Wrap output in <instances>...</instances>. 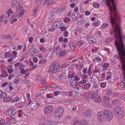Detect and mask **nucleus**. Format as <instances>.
<instances>
[{
    "mask_svg": "<svg viewBox=\"0 0 125 125\" xmlns=\"http://www.w3.org/2000/svg\"><path fill=\"white\" fill-rule=\"evenodd\" d=\"M104 1L107 3L110 10V16L112 17L117 16L118 18L119 15L117 12L116 3L114 0H103Z\"/></svg>",
    "mask_w": 125,
    "mask_h": 125,
    "instance_id": "obj_1",
    "label": "nucleus"
},
{
    "mask_svg": "<svg viewBox=\"0 0 125 125\" xmlns=\"http://www.w3.org/2000/svg\"><path fill=\"white\" fill-rule=\"evenodd\" d=\"M64 112L63 109L61 107H59L55 112L54 117L59 119L61 118L63 116Z\"/></svg>",
    "mask_w": 125,
    "mask_h": 125,
    "instance_id": "obj_2",
    "label": "nucleus"
},
{
    "mask_svg": "<svg viewBox=\"0 0 125 125\" xmlns=\"http://www.w3.org/2000/svg\"><path fill=\"white\" fill-rule=\"evenodd\" d=\"M25 10L23 9V8L20 5H18L17 6V14L16 15V17L20 18L24 14Z\"/></svg>",
    "mask_w": 125,
    "mask_h": 125,
    "instance_id": "obj_3",
    "label": "nucleus"
},
{
    "mask_svg": "<svg viewBox=\"0 0 125 125\" xmlns=\"http://www.w3.org/2000/svg\"><path fill=\"white\" fill-rule=\"evenodd\" d=\"M54 108L51 105H48L45 107L43 111L44 113L46 115H48L51 114L53 112Z\"/></svg>",
    "mask_w": 125,
    "mask_h": 125,
    "instance_id": "obj_4",
    "label": "nucleus"
},
{
    "mask_svg": "<svg viewBox=\"0 0 125 125\" xmlns=\"http://www.w3.org/2000/svg\"><path fill=\"white\" fill-rule=\"evenodd\" d=\"M104 113L105 118L107 120L110 121L112 119L113 116L110 110H105Z\"/></svg>",
    "mask_w": 125,
    "mask_h": 125,
    "instance_id": "obj_5",
    "label": "nucleus"
},
{
    "mask_svg": "<svg viewBox=\"0 0 125 125\" xmlns=\"http://www.w3.org/2000/svg\"><path fill=\"white\" fill-rule=\"evenodd\" d=\"M56 52L57 56L58 57H61L64 56L66 54V50H64L62 51V49L58 48L56 50Z\"/></svg>",
    "mask_w": 125,
    "mask_h": 125,
    "instance_id": "obj_6",
    "label": "nucleus"
},
{
    "mask_svg": "<svg viewBox=\"0 0 125 125\" xmlns=\"http://www.w3.org/2000/svg\"><path fill=\"white\" fill-rule=\"evenodd\" d=\"M67 6H65L63 7L58 8H53L51 10V11H52L53 13H60L62 12L64 9L66 8Z\"/></svg>",
    "mask_w": 125,
    "mask_h": 125,
    "instance_id": "obj_7",
    "label": "nucleus"
},
{
    "mask_svg": "<svg viewBox=\"0 0 125 125\" xmlns=\"http://www.w3.org/2000/svg\"><path fill=\"white\" fill-rule=\"evenodd\" d=\"M62 24V23L60 21H58L55 22L52 24V26L53 29L51 30L50 29H49V31H53L55 29L60 27L61 25Z\"/></svg>",
    "mask_w": 125,
    "mask_h": 125,
    "instance_id": "obj_8",
    "label": "nucleus"
},
{
    "mask_svg": "<svg viewBox=\"0 0 125 125\" xmlns=\"http://www.w3.org/2000/svg\"><path fill=\"white\" fill-rule=\"evenodd\" d=\"M29 53L30 54L33 55L34 56H37L38 51L37 49L31 48L29 50Z\"/></svg>",
    "mask_w": 125,
    "mask_h": 125,
    "instance_id": "obj_9",
    "label": "nucleus"
},
{
    "mask_svg": "<svg viewBox=\"0 0 125 125\" xmlns=\"http://www.w3.org/2000/svg\"><path fill=\"white\" fill-rule=\"evenodd\" d=\"M123 108L120 107H117V109H115V111L117 113V115L121 114L122 115L123 113Z\"/></svg>",
    "mask_w": 125,
    "mask_h": 125,
    "instance_id": "obj_10",
    "label": "nucleus"
},
{
    "mask_svg": "<svg viewBox=\"0 0 125 125\" xmlns=\"http://www.w3.org/2000/svg\"><path fill=\"white\" fill-rule=\"evenodd\" d=\"M15 17H16V14L15 12H14L10 20V21L11 23L12 24L13 22H16L17 21V19L15 18Z\"/></svg>",
    "mask_w": 125,
    "mask_h": 125,
    "instance_id": "obj_11",
    "label": "nucleus"
},
{
    "mask_svg": "<svg viewBox=\"0 0 125 125\" xmlns=\"http://www.w3.org/2000/svg\"><path fill=\"white\" fill-rule=\"evenodd\" d=\"M8 114L10 115H16V112L15 109H10L7 111Z\"/></svg>",
    "mask_w": 125,
    "mask_h": 125,
    "instance_id": "obj_12",
    "label": "nucleus"
},
{
    "mask_svg": "<svg viewBox=\"0 0 125 125\" xmlns=\"http://www.w3.org/2000/svg\"><path fill=\"white\" fill-rule=\"evenodd\" d=\"M87 40L88 42L90 43H93L96 42V39L92 37H88Z\"/></svg>",
    "mask_w": 125,
    "mask_h": 125,
    "instance_id": "obj_13",
    "label": "nucleus"
},
{
    "mask_svg": "<svg viewBox=\"0 0 125 125\" xmlns=\"http://www.w3.org/2000/svg\"><path fill=\"white\" fill-rule=\"evenodd\" d=\"M69 83L71 86L72 88H74L76 86V82L73 80H70L69 81Z\"/></svg>",
    "mask_w": 125,
    "mask_h": 125,
    "instance_id": "obj_14",
    "label": "nucleus"
},
{
    "mask_svg": "<svg viewBox=\"0 0 125 125\" xmlns=\"http://www.w3.org/2000/svg\"><path fill=\"white\" fill-rule=\"evenodd\" d=\"M99 94V92L98 91H95L91 95V98L92 99H93L98 96Z\"/></svg>",
    "mask_w": 125,
    "mask_h": 125,
    "instance_id": "obj_15",
    "label": "nucleus"
},
{
    "mask_svg": "<svg viewBox=\"0 0 125 125\" xmlns=\"http://www.w3.org/2000/svg\"><path fill=\"white\" fill-rule=\"evenodd\" d=\"M79 14L73 12L72 16V19L74 20H76L79 17Z\"/></svg>",
    "mask_w": 125,
    "mask_h": 125,
    "instance_id": "obj_16",
    "label": "nucleus"
},
{
    "mask_svg": "<svg viewBox=\"0 0 125 125\" xmlns=\"http://www.w3.org/2000/svg\"><path fill=\"white\" fill-rule=\"evenodd\" d=\"M100 67L98 66H96L94 69V70L93 71V73L94 74H95V73H99L100 72Z\"/></svg>",
    "mask_w": 125,
    "mask_h": 125,
    "instance_id": "obj_17",
    "label": "nucleus"
},
{
    "mask_svg": "<svg viewBox=\"0 0 125 125\" xmlns=\"http://www.w3.org/2000/svg\"><path fill=\"white\" fill-rule=\"evenodd\" d=\"M8 75L7 72L6 71H2L1 72L0 77H5Z\"/></svg>",
    "mask_w": 125,
    "mask_h": 125,
    "instance_id": "obj_18",
    "label": "nucleus"
},
{
    "mask_svg": "<svg viewBox=\"0 0 125 125\" xmlns=\"http://www.w3.org/2000/svg\"><path fill=\"white\" fill-rule=\"evenodd\" d=\"M18 3V0H12L11 5L13 7H15Z\"/></svg>",
    "mask_w": 125,
    "mask_h": 125,
    "instance_id": "obj_19",
    "label": "nucleus"
},
{
    "mask_svg": "<svg viewBox=\"0 0 125 125\" xmlns=\"http://www.w3.org/2000/svg\"><path fill=\"white\" fill-rule=\"evenodd\" d=\"M12 98L10 97H7L5 98L3 100V101L4 102H7L11 101Z\"/></svg>",
    "mask_w": 125,
    "mask_h": 125,
    "instance_id": "obj_20",
    "label": "nucleus"
},
{
    "mask_svg": "<svg viewBox=\"0 0 125 125\" xmlns=\"http://www.w3.org/2000/svg\"><path fill=\"white\" fill-rule=\"evenodd\" d=\"M55 124L54 122L48 120L47 121L46 124L44 123L42 125H53Z\"/></svg>",
    "mask_w": 125,
    "mask_h": 125,
    "instance_id": "obj_21",
    "label": "nucleus"
},
{
    "mask_svg": "<svg viewBox=\"0 0 125 125\" xmlns=\"http://www.w3.org/2000/svg\"><path fill=\"white\" fill-rule=\"evenodd\" d=\"M106 80H108L111 78V73L109 72H108L106 73Z\"/></svg>",
    "mask_w": 125,
    "mask_h": 125,
    "instance_id": "obj_22",
    "label": "nucleus"
},
{
    "mask_svg": "<svg viewBox=\"0 0 125 125\" xmlns=\"http://www.w3.org/2000/svg\"><path fill=\"white\" fill-rule=\"evenodd\" d=\"M49 16L51 19V20H52L55 17V15L54 13L52 11L50 13Z\"/></svg>",
    "mask_w": 125,
    "mask_h": 125,
    "instance_id": "obj_23",
    "label": "nucleus"
},
{
    "mask_svg": "<svg viewBox=\"0 0 125 125\" xmlns=\"http://www.w3.org/2000/svg\"><path fill=\"white\" fill-rule=\"evenodd\" d=\"M40 50L43 52H45L46 51V49L44 48L42 45H40L39 47Z\"/></svg>",
    "mask_w": 125,
    "mask_h": 125,
    "instance_id": "obj_24",
    "label": "nucleus"
},
{
    "mask_svg": "<svg viewBox=\"0 0 125 125\" xmlns=\"http://www.w3.org/2000/svg\"><path fill=\"white\" fill-rule=\"evenodd\" d=\"M94 101L98 103H100L102 101V99L99 96L96 98L95 99Z\"/></svg>",
    "mask_w": 125,
    "mask_h": 125,
    "instance_id": "obj_25",
    "label": "nucleus"
},
{
    "mask_svg": "<svg viewBox=\"0 0 125 125\" xmlns=\"http://www.w3.org/2000/svg\"><path fill=\"white\" fill-rule=\"evenodd\" d=\"M70 48L72 51H74L75 50L74 44L72 43H70L69 44Z\"/></svg>",
    "mask_w": 125,
    "mask_h": 125,
    "instance_id": "obj_26",
    "label": "nucleus"
},
{
    "mask_svg": "<svg viewBox=\"0 0 125 125\" xmlns=\"http://www.w3.org/2000/svg\"><path fill=\"white\" fill-rule=\"evenodd\" d=\"M74 94V93L71 91H69L66 93V95L67 96H72Z\"/></svg>",
    "mask_w": 125,
    "mask_h": 125,
    "instance_id": "obj_27",
    "label": "nucleus"
},
{
    "mask_svg": "<svg viewBox=\"0 0 125 125\" xmlns=\"http://www.w3.org/2000/svg\"><path fill=\"white\" fill-rule=\"evenodd\" d=\"M15 120V119L14 117H6V120L7 122L11 121H14Z\"/></svg>",
    "mask_w": 125,
    "mask_h": 125,
    "instance_id": "obj_28",
    "label": "nucleus"
},
{
    "mask_svg": "<svg viewBox=\"0 0 125 125\" xmlns=\"http://www.w3.org/2000/svg\"><path fill=\"white\" fill-rule=\"evenodd\" d=\"M19 98L18 97L16 96L12 99L11 102L13 103L15 102H17L19 100Z\"/></svg>",
    "mask_w": 125,
    "mask_h": 125,
    "instance_id": "obj_29",
    "label": "nucleus"
},
{
    "mask_svg": "<svg viewBox=\"0 0 125 125\" xmlns=\"http://www.w3.org/2000/svg\"><path fill=\"white\" fill-rule=\"evenodd\" d=\"M11 54L9 52H6L4 54V57L5 58H9Z\"/></svg>",
    "mask_w": 125,
    "mask_h": 125,
    "instance_id": "obj_30",
    "label": "nucleus"
},
{
    "mask_svg": "<svg viewBox=\"0 0 125 125\" xmlns=\"http://www.w3.org/2000/svg\"><path fill=\"white\" fill-rule=\"evenodd\" d=\"M101 59L99 57H96L94 58L93 60V61L100 62L101 61Z\"/></svg>",
    "mask_w": 125,
    "mask_h": 125,
    "instance_id": "obj_31",
    "label": "nucleus"
},
{
    "mask_svg": "<svg viewBox=\"0 0 125 125\" xmlns=\"http://www.w3.org/2000/svg\"><path fill=\"white\" fill-rule=\"evenodd\" d=\"M113 37H111L107 38L105 40V42L106 43H108L111 41L113 40Z\"/></svg>",
    "mask_w": 125,
    "mask_h": 125,
    "instance_id": "obj_32",
    "label": "nucleus"
},
{
    "mask_svg": "<svg viewBox=\"0 0 125 125\" xmlns=\"http://www.w3.org/2000/svg\"><path fill=\"white\" fill-rule=\"evenodd\" d=\"M106 85V83L105 82H103L101 83L100 86L102 88H104Z\"/></svg>",
    "mask_w": 125,
    "mask_h": 125,
    "instance_id": "obj_33",
    "label": "nucleus"
},
{
    "mask_svg": "<svg viewBox=\"0 0 125 125\" xmlns=\"http://www.w3.org/2000/svg\"><path fill=\"white\" fill-rule=\"evenodd\" d=\"M103 112L101 111L97 113V115L98 117L99 118H102L103 116Z\"/></svg>",
    "mask_w": 125,
    "mask_h": 125,
    "instance_id": "obj_34",
    "label": "nucleus"
},
{
    "mask_svg": "<svg viewBox=\"0 0 125 125\" xmlns=\"http://www.w3.org/2000/svg\"><path fill=\"white\" fill-rule=\"evenodd\" d=\"M85 22V20L84 19H82L79 20L78 23L80 24H83Z\"/></svg>",
    "mask_w": 125,
    "mask_h": 125,
    "instance_id": "obj_35",
    "label": "nucleus"
},
{
    "mask_svg": "<svg viewBox=\"0 0 125 125\" xmlns=\"http://www.w3.org/2000/svg\"><path fill=\"white\" fill-rule=\"evenodd\" d=\"M100 4L98 3H94L93 4V6L95 8H98L100 7Z\"/></svg>",
    "mask_w": 125,
    "mask_h": 125,
    "instance_id": "obj_36",
    "label": "nucleus"
},
{
    "mask_svg": "<svg viewBox=\"0 0 125 125\" xmlns=\"http://www.w3.org/2000/svg\"><path fill=\"white\" fill-rule=\"evenodd\" d=\"M103 99L104 101H108L111 100L112 99L110 97L104 96L103 97Z\"/></svg>",
    "mask_w": 125,
    "mask_h": 125,
    "instance_id": "obj_37",
    "label": "nucleus"
},
{
    "mask_svg": "<svg viewBox=\"0 0 125 125\" xmlns=\"http://www.w3.org/2000/svg\"><path fill=\"white\" fill-rule=\"evenodd\" d=\"M90 86V83H86L84 86V88L85 89H87L89 88Z\"/></svg>",
    "mask_w": 125,
    "mask_h": 125,
    "instance_id": "obj_38",
    "label": "nucleus"
},
{
    "mask_svg": "<svg viewBox=\"0 0 125 125\" xmlns=\"http://www.w3.org/2000/svg\"><path fill=\"white\" fill-rule=\"evenodd\" d=\"M86 82V80H83L80 81L78 82V84H83L85 83Z\"/></svg>",
    "mask_w": 125,
    "mask_h": 125,
    "instance_id": "obj_39",
    "label": "nucleus"
},
{
    "mask_svg": "<svg viewBox=\"0 0 125 125\" xmlns=\"http://www.w3.org/2000/svg\"><path fill=\"white\" fill-rule=\"evenodd\" d=\"M56 67V65L55 63H53L50 67V69L52 71H53L54 68Z\"/></svg>",
    "mask_w": 125,
    "mask_h": 125,
    "instance_id": "obj_40",
    "label": "nucleus"
},
{
    "mask_svg": "<svg viewBox=\"0 0 125 125\" xmlns=\"http://www.w3.org/2000/svg\"><path fill=\"white\" fill-rule=\"evenodd\" d=\"M13 11L11 9H10L8 10L7 12V14L8 16H10V15L12 13Z\"/></svg>",
    "mask_w": 125,
    "mask_h": 125,
    "instance_id": "obj_41",
    "label": "nucleus"
},
{
    "mask_svg": "<svg viewBox=\"0 0 125 125\" xmlns=\"http://www.w3.org/2000/svg\"><path fill=\"white\" fill-rule=\"evenodd\" d=\"M6 93L3 92L2 91V92L1 93V94L0 95V97L1 98L5 97L6 96Z\"/></svg>",
    "mask_w": 125,
    "mask_h": 125,
    "instance_id": "obj_42",
    "label": "nucleus"
},
{
    "mask_svg": "<svg viewBox=\"0 0 125 125\" xmlns=\"http://www.w3.org/2000/svg\"><path fill=\"white\" fill-rule=\"evenodd\" d=\"M119 93L117 92H115L111 94V96L113 97H116L119 95Z\"/></svg>",
    "mask_w": 125,
    "mask_h": 125,
    "instance_id": "obj_43",
    "label": "nucleus"
},
{
    "mask_svg": "<svg viewBox=\"0 0 125 125\" xmlns=\"http://www.w3.org/2000/svg\"><path fill=\"white\" fill-rule=\"evenodd\" d=\"M70 20V18L68 17H66L63 19V21L65 22H67L69 21Z\"/></svg>",
    "mask_w": 125,
    "mask_h": 125,
    "instance_id": "obj_44",
    "label": "nucleus"
},
{
    "mask_svg": "<svg viewBox=\"0 0 125 125\" xmlns=\"http://www.w3.org/2000/svg\"><path fill=\"white\" fill-rule=\"evenodd\" d=\"M108 24L107 23H105L103 24L101 26V28L102 29H104L106 27L108 26Z\"/></svg>",
    "mask_w": 125,
    "mask_h": 125,
    "instance_id": "obj_45",
    "label": "nucleus"
},
{
    "mask_svg": "<svg viewBox=\"0 0 125 125\" xmlns=\"http://www.w3.org/2000/svg\"><path fill=\"white\" fill-rule=\"evenodd\" d=\"M74 125H82V123L80 121H77L74 123Z\"/></svg>",
    "mask_w": 125,
    "mask_h": 125,
    "instance_id": "obj_46",
    "label": "nucleus"
},
{
    "mask_svg": "<svg viewBox=\"0 0 125 125\" xmlns=\"http://www.w3.org/2000/svg\"><path fill=\"white\" fill-rule=\"evenodd\" d=\"M78 7H75L74 9V11L73 12L79 14V12L78 11Z\"/></svg>",
    "mask_w": 125,
    "mask_h": 125,
    "instance_id": "obj_47",
    "label": "nucleus"
},
{
    "mask_svg": "<svg viewBox=\"0 0 125 125\" xmlns=\"http://www.w3.org/2000/svg\"><path fill=\"white\" fill-rule=\"evenodd\" d=\"M109 66V64L108 63H105L103 65V67L105 68L108 67Z\"/></svg>",
    "mask_w": 125,
    "mask_h": 125,
    "instance_id": "obj_48",
    "label": "nucleus"
},
{
    "mask_svg": "<svg viewBox=\"0 0 125 125\" xmlns=\"http://www.w3.org/2000/svg\"><path fill=\"white\" fill-rule=\"evenodd\" d=\"M60 29L62 31H65L67 29L66 27L64 26H62V27H60Z\"/></svg>",
    "mask_w": 125,
    "mask_h": 125,
    "instance_id": "obj_49",
    "label": "nucleus"
},
{
    "mask_svg": "<svg viewBox=\"0 0 125 125\" xmlns=\"http://www.w3.org/2000/svg\"><path fill=\"white\" fill-rule=\"evenodd\" d=\"M46 60L45 59H43L41 60L39 62V63L40 64H42L46 62Z\"/></svg>",
    "mask_w": 125,
    "mask_h": 125,
    "instance_id": "obj_50",
    "label": "nucleus"
},
{
    "mask_svg": "<svg viewBox=\"0 0 125 125\" xmlns=\"http://www.w3.org/2000/svg\"><path fill=\"white\" fill-rule=\"evenodd\" d=\"M24 67V65L22 63H20L19 66V69H23Z\"/></svg>",
    "mask_w": 125,
    "mask_h": 125,
    "instance_id": "obj_51",
    "label": "nucleus"
},
{
    "mask_svg": "<svg viewBox=\"0 0 125 125\" xmlns=\"http://www.w3.org/2000/svg\"><path fill=\"white\" fill-rule=\"evenodd\" d=\"M61 73V74H60L58 76L59 77H61L62 76L64 75H65L66 74L65 72L64 71L62 72Z\"/></svg>",
    "mask_w": 125,
    "mask_h": 125,
    "instance_id": "obj_52",
    "label": "nucleus"
},
{
    "mask_svg": "<svg viewBox=\"0 0 125 125\" xmlns=\"http://www.w3.org/2000/svg\"><path fill=\"white\" fill-rule=\"evenodd\" d=\"M120 102V101L118 100H113L112 101V104H116V103H119Z\"/></svg>",
    "mask_w": 125,
    "mask_h": 125,
    "instance_id": "obj_53",
    "label": "nucleus"
},
{
    "mask_svg": "<svg viewBox=\"0 0 125 125\" xmlns=\"http://www.w3.org/2000/svg\"><path fill=\"white\" fill-rule=\"evenodd\" d=\"M20 72L21 73L23 74H25L26 72V71L23 69H21L20 70Z\"/></svg>",
    "mask_w": 125,
    "mask_h": 125,
    "instance_id": "obj_54",
    "label": "nucleus"
},
{
    "mask_svg": "<svg viewBox=\"0 0 125 125\" xmlns=\"http://www.w3.org/2000/svg\"><path fill=\"white\" fill-rule=\"evenodd\" d=\"M88 122L87 120H83V121L82 125H88Z\"/></svg>",
    "mask_w": 125,
    "mask_h": 125,
    "instance_id": "obj_55",
    "label": "nucleus"
},
{
    "mask_svg": "<svg viewBox=\"0 0 125 125\" xmlns=\"http://www.w3.org/2000/svg\"><path fill=\"white\" fill-rule=\"evenodd\" d=\"M14 75L13 74H10L8 76V78L9 80H10L14 76Z\"/></svg>",
    "mask_w": 125,
    "mask_h": 125,
    "instance_id": "obj_56",
    "label": "nucleus"
},
{
    "mask_svg": "<svg viewBox=\"0 0 125 125\" xmlns=\"http://www.w3.org/2000/svg\"><path fill=\"white\" fill-rule=\"evenodd\" d=\"M12 52L13 55L14 56L13 58H15L17 54V53L15 51H13Z\"/></svg>",
    "mask_w": 125,
    "mask_h": 125,
    "instance_id": "obj_57",
    "label": "nucleus"
},
{
    "mask_svg": "<svg viewBox=\"0 0 125 125\" xmlns=\"http://www.w3.org/2000/svg\"><path fill=\"white\" fill-rule=\"evenodd\" d=\"M41 80V83L42 84H44L46 82V80L45 78H42Z\"/></svg>",
    "mask_w": 125,
    "mask_h": 125,
    "instance_id": "obj_58",
    "label": "nucleus"
},
{
    "mask_svg": "<svg viewBox=\"0 0 125 125\" xmlns=\"http://www.w3.org/2000/svg\"><path fill=\"white\" fill-rule=\"evenodd\" d=\"M93 86L94 88H96L98 87V85L96 83H93Z\"/></svg>",
    "mask_w": 125,
    "mask_h": 125,
    "instance_id": "obj_59",
    "label": "nucleus"
},
{
    "mask_svg": "<svg viewBox=\"0 0 125 125\" xmlns=\"http://www.w3.org/2000/svg\"><path fill=\"white\" fill-rule=\"evenodd\" d=\"M46 96L48 98L50 99L52 97V96H51L49 94H47L46 95Z\"/></svg>",
    "mask_w": 125,
    "mask_h": 125,
    "instance_id": "obj_60",
    "label": "nucleus"
},
{
    "mask_svg": "<svg viewBox=\"0 0 125 125\" xmlns=\"http://www.w3.org/2000/svg\"><path fill=\"white\" fill-rule=\"evenodd\" d=\"M60 93V92L59 91H57L54 92V94L55 96H57Z\"/></svg>",
    "mask_w": 125,
    "mask_h": 125,
    "instance_id": "obj_61",
    "label": "nucleus"
},
{
    "mask_svg": "<svg viewBox=\"0 0 125 125\" xmlns=\"http://www.w3.org/2000/svg\"><path fill=\"white\" fill-rule=\"evenodd\" d=\"M84 42L82 41H79L77 42V43L79 44V45H81Z\"/></svg>",
    "mask_w": 125,
    "mask_h": 125,
    "instance_id": "obj_62",
    "label": "nucleus"
},
{
    "mask_svg": "<svg viewBox=\"0 0 125 125\" xmlns=\"http://www.w3.org/2000/svg\"><path fill=\"white\" fill-rule=\"evenodd\" d=\"M8 72L9 73H11L13 72V69L12 68H11L10 69H8L7 70Z\"/></svg>",
    "mask_w": 125,
    "mask_h": 125,
    "instance_id": "obj_63",
    "label": "nucleus"
},
{
    "mask_svg": "<svg viewBox=\"0 0 125 125\" xmlns=\"http://www.w3.org/2000/svg\"><path fill=\"white\" fill-rule=\"evenodd\" d=\"M76 30L80 33H81L82 31V30L81 28L77 29Z\"/></svg>",
    "mask_w": 125,
    "mask_h": 125,
    "instance_id": "obj_64",
    "label": "nucleus"
}]
</instances>
